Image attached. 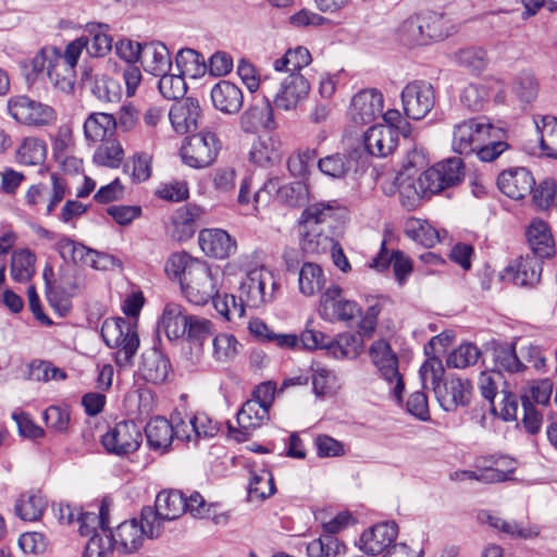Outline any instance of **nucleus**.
Wrapping results in <instances>:
<instances>
[{"label":"nucleus","mask_w":557,"mask_h":557,"mask_svg":"<svg viewBox=\"0 0 557 557\" xmlns=\"http://www.w3.org/2000/svg\"><path fill=\"white\" fill-rule=\"evenodd\" d=\"M250 160L260 165H273L281 160L282 152L278 143L270 136L259 137L250 150Z\"/></svg>","instance_id":"40"},{"label":"nucleus","mask_w":557,"mask_h":557,"mask_svg":"<svg viewBox=\"0 0 557 557\" xmlns=\"http://www.w3.org/2000/svg\"><path fill=\"white\" fill-rule=\"evenodd\" d=\"M100 143L101 144L95 150L94 162L99 166H107L110 169L119 168L124 157V150L121 143L115 138Z\"/></svg>","instance_id":"47"},{"label":"nucleus","mask_w":557,"mask_h":557,"mask_svg":"<svg viewBox=\"0 0 557 557\" xmlns=\"http://www.w3.org/2000/svg\"><path fill=\"white\" fill-rule=\"evenodd\" d=\"M479 519L487 523L491 528L502 531L503 533L520 539H530L539 534V530L532 527H524L516 521H507L488 512H481Z\"/></svg>","instance_id":"41"},{"label":"nucleus","mask_w":557,"mask_h":557,"mask_svg":"<svg viewBox=\"0 0 557 557\" xmlns=\"http://www.w3.org/2000/svg\"><path fill=\"white\" fill-rule=\"evenodd\" d=\"M42 418L52 432L65 434L69 431L71 416L66 407L49 406L44 411Z\"/></svg>","instance_id":"59"},{"label":"nucleus","mask_w":557,"mask_h":557,"mask_svg":"<svg viewBox=\"0 0 557 557\" xmlns=\"http://www.w3.org/2000/svg\"><path fill=\"white\" fill-rule=\"evenodd\" d=\"M463 170L459 158L446 159L425 170L417 181L422 197L456 186L463 177Z\"/></svg>","instance_id":"5"},{"label":"nucleus","mask_w":557,"mask_h":557,"mask_svg":"<svg viewBox=\"0 0 557 557\" xmlns=\"http://www.w3.org/2000/svg\"><path fill=\"white\" fill-rule=\"evenodd\" d=\"M239 127L246 134H256L260 129L275 127L273 106L267 94L262 98H253L239 116Z\"/></svg>","instance_id":"17"},{"label":"nucleus","mask_w":557,"mask_h":557,"mask_svg":"<svg viewBox=\"0 0 557 557\" xmlns=\"http://www.w3.org/2000/svg\"><path fill=\"white\" fill-rule=\"evenodd\" d=\"M186 497L180 491H161L154 502V507L146 506L141 509L144 521L159 524L162 528L163 521H171L180 518L186 512Z\"/></svg>","instance_id":"13"},{"label":"nucleus","mask_w":557,"mask_h":557,"mask_svg":"<svg viewBox=\"0 0 557 557\" xmlns=\"http://www.w3.org/2000/svg\"><path fill=\"white\" fill-rule=\"evenodd\" d=\"M237 74L249 91L255 92L259 87H261L263 94L272 91V79L269 77L263 81L257 78L256 70L250 62L240 60L237 66Z\"/></svg>","instance_id":"56"},{"label":"nucleus","mask_w":557,"mask_h":557,"mask_svg":"<svg viewBox=\"0 0 557 557\" xmlns=\"http://www.w3.org/2000/svg\"><path fill=\"white\" fill-rule=\"evenodd\" d=\"M190 277L181 285L186 299L197 306H203L212 300L219 292V278L222 273L219 268L212 269L207 263H196L189 271Z\"/></svg>","instance_id":"4"},{"label":"nucleus","mask_w":557,"mask_h":557,"mask_svg":"<svg viewBox=\"0 0 557 557\" xmlns=\"http://www.w3.org/2000/svg\"><path fill=\"white\" fill-rule=\"evenodd\" d=\"M275 287L276 282L270 271L263 267L255 268L240 281L238 298L246 307L260 308L273 300Z\"/></svg>","instance_id":"6"},{"label":"nucleus","mask_w":557,"mask_h":557,"mask_svg":"<svg viewBox=\"0 0 557 557\" xmlns=\"http://www.w3.org/2000/svg\"><path fill=\"white\" fill-rule=\"evenodd\" d=\"M363 144L371 156L385 158L397 147V131L389 125H373L364 133Z\"/></svg>","instance_id":"24"},{"label":"nucleus","mask_w":557,"mask_h":557,"mask_svg":"<svg viewBox=\"0 0 557 557\" xmlns=\"http://www.w3.org/2000/svg\"><path fill=\"white\" fill-rule=\"evenodd\" d=\"M275 194L276 199L289 207H301L308 200V187L302 181H296L288 184H281L278 177L269 178L263 186L255 193L253 200L259 203L264 200V195Z\"/></svg>","instance_id":"16"},{"label":"nucleus","mask_w":557,"mask_h":557,"mask_svg":"<svg viewBox=\"0 0 557 557\" xmlns=\"http://www.w3.org/2000/svg\"><path fill=\"white\" fill-rule=\"evenodd\" d=\"M47 154L46 143L36 137H26L23 139L16 151V160L24 165L41 164Z\"/></svg>","instance_id":"44"},{"label":"nucleus","mask_w":557,"mask_h":557,"mask_svg":"<svg viewBox=\"0 0 557 557\" xmlns=\"http://www.w3.org/2000/svg\"><path fill=\"white\" fill-rule=\"evenodd\" d=\"M86 45V38L82 36L70 42L63 53L55 47L41 48L29 62L24 64L26 82L34 84L47 77L61 90L71 88L74 69Z\"/></svg>","instance_id":"1"},{"label":"nucleus","mask_w":557,"mask_h":557,"mask_svg":"<svg viewBox=\"0 0 557 557\" xmlns=\"http://www.w3.org/2000/svg\"><path fill=\"white\" fill-rule=\"evenodd\" d=\"M334 243V239L325 234L321 227H305L300 247L306 253L320 255L329 251Z\"/></svg>","instance_id":"46"},{"label":"nucleus","mask_w":557,"mask_h":557,"mask_svg":"<svg viewBox=\"0 0 557 557\" xmlns=\"http://www.w3.org/2000/svg\"><path fill=\"white\" fill-rule=\"evenodd\" d=\"M512 89L522 102L530 103L537 96L539 84L532 74L520 73L513 82Z\"/></svg>","instance_id":"63"},{"label":"nucleus","mask_w":557,"mask_h":557,"mask_svg":"<svg viewBox=\"0 0 557 557\" xmlns=\"http://www.w3.org/2000/svg\"><path fill=\"white\" fill-rule=\"evenodd\" d=\"M542 264L541 259L527 255L508 264L503 277L512 281L517 286L534 287L541 280Z\"/></svg>","instance_id":"21"},{"label":"nucleus","mask_w":557,"mask_h":557,"mask_svg":"<svg viewBox=\"0 0 557 557\" xmlns=\"http://www.w3.org/2000/svg\"><path fill=\"white\" fill-rule=\"evenodd\" d=\"M354 160L345 153H333L319 159L318 168L326 176L344 178L351 170Z\"/></svg>","instance_id":"48"},{"label":"nucleus","mask_w":557,"mask_h":557,"mask_svg":"<svg viewBox=\"0 0 557 557\" xmlns=\"http://www.w3.org/2000/svg\"><path fill=\"white\" fill-rule=\"evenodd\" d=\"M497 129L483 119H470L455 126L453 134V149L459 154L469 156L475 152L479 145L492 137Z\"/></svg>","instance_id":"10"},{"label":"nucleus","mask_w":557,"mask_h":557,"mask_svg":"<svg viewBox=\"0 0 557 557\" xmlns=\"http://www.w3.org/2000/svg\"><path fill=\"white\" fill-rule=\"evenodd\" d=\"M497 186L507 197L519 200L531 194L535 180L527 168H510L500 172Z\"/></svg>","instance_id":"20"},{"label":"nucleus","mask_w":557,"mask_h":557,"mask_svg":"<svg viewBox=\"0 0 557 557\" xmlns=\"http://www.w3.org/2000/svg\"><path fill=\"white\" fill-rule=\"evenodd\" d=\"M189 318L190 315L185 312L181 305L174 302L165 305L161 318V325L164 329L166 337L170 341L184 337Z\"/></svg>","instance_id":"33"},{"label":"nucleus","mask_w":557,"mask_h":557,"mask_svg":"<svg viewBox=\"0 0 557 557\" xmlns=\"http://www.w3.org/2000/svg\"><path fill=\"white\" fill-rule=\"evenodd\" d=\"M325 284L322 268L313 262H304L298 272L299 292L305 296H313Z\"/></svg>","instance_id":"39"},{"label":"nucleus","mask_w":557,"mask_h":557,"mask_svg":"<svg viewBox=\"0 0 557 557\" xmlns=\"http://www.w3.org/2000/svg\"><path fill=\"white\" fill-rule=\"evenodd\" d=\"M363 349V338L360 334L343 333L336 338H332L331 346H329V354L334 358H357Z\"/></svg>","instance_id":"38"},{"label":"nucleus","mask_w":557,"mask_h":557,"mask_svg":"<svg viewBox=\"0 0 557 557\" xmlns=\"http://www.w3.org/2000/svg\"><path fill=\"white\" fill-rule=\"evenodd\" d=\"M480 355L481 351L475 345L462 344L447 357L446 363L449 368L463 369L476 363Z\"/></svg>","instance_id":"58"},{"label":"nucleus","mask_w":557,"mask_h":557,"mask_svg":"<svg viewBox=\"0 0 557 557\" xmlns=\"http://www.w3.org/2000/svg\"><path fill=\"white\" fill-rule=\"evenodd\" d=\"M383 95L377 89H363L356 94L350 103L349 115L356 124H369L381 116Z\"/></svg>","instance_id":"19"},{"label":"nucleus","mask_w":557,"mask_h":557,"mask_svg":"<svg viewBox=\"0 0 557 557\" xmlns=\"http://www.w3.org/2000/svg\"><path fill=\"white\" fill-rule=\"evenodd\" d=\"M36 255L29 249L13 252L11 260V276L15 282L24 283L35 274Z\"/></svg>","instance_id":"45"},{"label":"nucleus","mask_w":557,"mask_h":557,"mask_svg":"<svg viewBox=\"0 0 557 557\" xmlns=\"http://www.w3.org/2000/svg\"><path fill=\"white\" fill-rule=\"evenodd\" d=\"M491 354L494 363L493 371L499 375L503 371L521 373L528 369V366L522 363V359H519L515 343H493Z\"/></svg>","instance_id":"29"},{"label":"nucleus","mask_w":557,"mask_h":557,"mask_svg":"<svg viewBox=\"0 0 557 557\" xmlns=\"http://www.w3.org/2000/svg\"><path fill=\"white\" fill-rule=\"evenodd\" d=\"M114 549L116 548L111 532H106L103 536L95 533L87 542L84 557H113Z\"/></svg>","instance_id":"60"},{"label":"nucleus","mask_w":557,"mask_h":557,"mask_svg":"<svg viewBox=\"0 0 557 557\" xmlns=\"http://www.w3.org/2000/svg\"><path fill=\"white\" fill-rule=\"evenodd\" d=\"M269 409L260 401L253 398L247 400L237 412L238 429L228 426L230 433L238 442H245L250 436V432L260 428L269 420Z\"/></svg>","instance_id":"18"},{"label":"nucleus","mask_w":557,"mask_h":557,"mask_svg":"<svg viewBox=\"0 0 557 557\" xmlns=\"http://www.w3.org/2000/svg\"><path fill=\"white\" fill-rule=\"evenodd\" d=\"M275 81L278 82L277 87L275 88L272 83V91L267 95L273 98L272 102L276 109L290 111L307 99L310 84L301 73L287 74Z\"/></svg>","instance_id":"9"},{"label":"nucleus","mask_w":557,"mask_h":557,"mask_svg":"<svg viewBox=\"0 0 557 557\" xmlns=\"http://www.w3.org/2000/svg\"><path fill=\"white\" fill-rule=\"evenodd\" d=\"M212 304L218 313L227 321L240 319L245 315L246 306L244 301L233 294H221L219 290L212 299Z\"/></svg>","instance_id":"49"},{"label":"nucleus","mask_w":557,"mask_h":557,"mask_svg":"<svg viewBox=\"0 0 557 557\" xmlns=\"http://www.w3.org/2000/svg\"><path fill=\"white\" fill-rule=\"evenodd\" d=\"M440 406L445 411H454L459 406H467L471 397V384L459 377L447 379L433 389Z\"/></svg>","instance_id":"23"},{"label":"nucleus","mask_w":557,"mask_h":557,"mask_svg":"<svg viewBox=\"0 0 557 557\" xmlns=\"http://www.w3.org/2000/svg\"><path fill=\"white\" fill-rule=\"evenodd\" d=\"M47 507V499L40 491H27L17 498L14 510L24 521H37Z\"/></svg>","instance_id":"36"},{"label":"nucleus","mask_w":557,"mask_h":557,"mask_svg":"<svg viewBox=\"0 0 557 557\" xmlns=\"http://www.w3.org/2000/svg\"><path fill=\"white\" fill-rule=\"evenodd\" d=\"M200 113L198 100L188 97L172 104L169 119L176 133L185 134L197 128Z\"/></svg>","instance_id":"26"},{"label":"nucleus","mask_w":557,"mask_h":557,"mask_svg":"<svg viewBox=\"0 0 557 557\" xmlns=\"http://www.w3.org/2000/svg\"><path fill=\"white\" fill-rule=\"evenodd\" d=\"M147 442L152 449L165 451L173 442V424L163 417H154L145 428Z\"/></svg>","instance_id":"34"},{"label":"nucleus","mask_w":557,"mask_h":557,"mask_svg":"<svg viewBox=\"0 0 557 557\" xmlns=\"http://www.w3.org/2000/svg\"><path fill=\"white\" fill-rule=\"evenodd\" d=\"M196 263H202L197 259L191 258L187 252H175L170 256L165 264V272L169 276L177 278L183 284V281H186L190 277L189 271L191 270V265Z\"/></svg>","instance_id":"52"},{"label":"nucleus","mask_w":557,"mask_h":557,"mask_svg":"<svg viewBox=\"0 0 557 557\" xmlns=\"http://www.w3.org/2000/svg\"><path fill=\"white\" fill-rule=\"evenodd\" d=\"M488 97L487 89L482 85L469 84L460 94L461 103L471 111H480Z\"/></svg>","instance_id":"64"},{"label":"nucleus","mask_w":557,"mask_h":557,"mask_svg":"<svg viewBox=\"0 0 557 557\" xmlns=\"http://www.w3.org/2000/svg\"><path fill=\"white\" fill-rule=\"evenodd\" d=\"M311 62V54L305 47H296L289 49L286 53L276 59L273 63L274 70L278 73L286 72L288 74L300 73V71L309 65Z\"/></svg>","instance_id":"43"},{"label":"nucleus","mask_w":557,"mask_h":557,"mask_svg":"<svg viewBox=\"0 0 557 557\" xmlns=\"http://www.w3.org/2000/svg\"><path fill=\"white\" fill-rule=\"evenodd\" d=\"M535 124L537 131L541 133V150L545 156L557 159V119L544 116L542 119V126H540L539 123Z\"/></svg>","instance_id":"51"},{"label":"nucleus","mask_w":557,"mask_h":557,"mask_svg":"<svg viewBox=\"0 0 557 557\" xmlns=\"http://www.w3.org/2000/svg\"><path fill=\"white\" fill-rule=\"evenodd\" d=\"M101 443L108 453L125 456L139 448L141 432L133 421L123 420L102 435Z\"/></svg>","instance_id":"14"},{"label":"nucleus","mask_w":557,"mask_h":557,"mask_svg":"<svg viewBox=\"0 0 557 557\" xmlns=\"http://www.w3.org/2000/svg\"><path fill=\"white\" fill-rule=\"evenodd\" d=\"M141 65L147 73L160 76L172 69V61L168 48L159 41L144 44Z\"/></svg>","instance_id":"30"},{"label":"nucleus","mask_w":557,"mask_h":557,"mask_svg":"<svg viewBox=\"0 0 557 557\" xmlns=\"http://www.w3.org/2000/svg\"><path fill=\"white\" fill-rule=\"evenodd\" d=\"M170 370L168 357L159 349L151 348L141 355L139 374L146 382L162 384L166 381Z\"/></svg>","instance_id":"28"},{"label":"nucleus","mask_w":557,"mask_h":557,"mask_svg":"<svg viewBox=\"0 0 557 557\" xmlns=\"http://www.w3.org/2000/svg\"><path fill=\"white\" fill-rule=\"evenodd\" d=\"M161 533L162 528L159 524L144 521L140 516V521L132 519L120 523L115 533H111V536L119 552L132 554L143 545L145 536L154 539L159 537Z\"/></svg>","instance_id":"8"},{"label":"nucleus","mask_w":557,"mask_h":557,"mask_svg":"<svg viewBox=\"0 0 557 557\" xmlns=\"http://www.w3.org/2000/svg\"><path fill=\"white\" fill-rule=\"evenodd\" d=\"M527 238L532 255L543 260L555 253V245L547 223L542 220L534 221L527 231Z\"/></svg>","instance_id":"32"},{"label":"nucleus","mask_w":557,"mask_h":557,"mask_svg":"<svg viewBox=\"0 0 557 557\" xmlns=\"http://www.w3.org/2000/svg\"><path fill=\"white\" fill-rule=\"evenodd\" d=\"M8 114L20 125L40 128L57 121L55 110L27 95L11 96L7 101Z\"/></svg>","instance_id":"3"},{"label":"nucleus","mask_w":557,"mask_h":557,"mask_svg":"<svg viewBox=\"0 0 557 557\" xmlns=\"http://www.w3.org/2000/svg\"><path fill=\"white\" fill-rule=\"evenodd\" d=\"M210 95L214 108L225 114L238 113L244 103L243 91L228 81L216 83Z\"/></svg>","instance_id":"27"},{"label":"nucleus","mask_w":557,"mask_h":557,"mask_svg":"<svg viewBox=\"0 0 557 557\" xmlns=\"http://www.w3.org/2000/svg\"><path fill=\"white\" fill-rule=\"evenodd\" d=\"M109 347L117 348L115 362L119 367H129L139 347V337L135 326L128 322V327L124 329L119 335V345H110Z\"/></svg>","instance_id":"37"},{"label":"nucleus","mask_w":557,"mask_h":557,"mask_svg":"<svg viewBox=\"0 0 557 557\" xmlns=\"http://www.w3.org/2000/svg\"><path fill=\"white\" fill-rule=\"evenodd\" d=\"M400 98L405 114L409 119L421 120L434 108L435 90L429 82L413 81L404 87Z\"/></svg>","instance_id":"11"},{"label":"nucleus","mask_w":557,"mask_h":557,"mask_svg":"<svg viewBox=\"0 0 557 557\" xmlns=\"http://www.w3.org/2000/svg\"><path fill=\"white\" fill-rule=\"evenodd\" d=\"M275 492V485L272 474L269 471H262L261 474H253L248 485V497L250 500H263Z\"/></svg>","instance_id":"55"},{"label":"nucleus","mask_w":557,"mask_h":557,"mask_svg":"<svg viewBox=\"0 0 557 557\" xmlns=\"http://www.w3.org/2000/svg\"><path fill=\"white\" fill-rule=\"evenodd\" d=\"M201 250L209 257L224 259L236 251V242L221 228H207L198 237Z\"/></svg>","instance_id":"25"},{"label":"nucleus","mask_w":557,"mask_h":557,"mask_svg":"<svg viewBox=\"0 0 557 557\" xmlns=\"http://www.w3.org/2000/svg\"><path fill=\"white\" fill-rule=\"evenodd\" d=\"M397 39L407 47L424 46L447 37L444 18L435 12L409 16L398 26Z\"/></svg>","instance_id":"2"},{"label":"nucleus","mask_w":557,"mask_h":557,"mask_svg":"<svg viewBox=\"0 0 557 557\" xmlns=\"http://www.w3.org/2000/svg\"><path fill=\"white\" fill-rule=\"evenodd\" d=\"M369 354L381 376L389 384L396 381L393 388V395L396 400L400 403L401 395L405 389V383L398 370L397 355L392 350L391 345L384 339L375 341L370 346Z\"/></svg>","instance_id":"12"},{"label":"nucleus","mask_w":557,"mask_h":557,"mask_svg":"<svg viewBox=\"0 0 557 557\" xmlns=\"http://www.w3.org/2000/svg\"><path fill=\"white\" fill-rule=\"evenodd\" d=\"M175 64L183 76L193 78L202 76L207 72V64L202 54L194 49H181L175 58Z\"/></svg>","instance_id":"42"},{"label":"nucleus","mask_w":557,"mask_h":557,"mask_svg":"<svg viewBox=\"0 0 557 557\" xmlns=\"http://www.w3.org/2000/svg\"><path fill=\"white\" fill-rule=\"evenodd\" d=\"M398 527L395 522H382L366 530L360 536V549L367 555L377 556L386 553L396 540Z\"/></svg>","instance_id":"22"},{"label":"nucleus","mask_w":557,"mask_h":557,"mask_svg":"<svg viewBox=\"0 0 557 557\" xmlns=\"http://www.w3.org/2000/svg\"><path fill=\"white\" fill-rule=\"evenodd\" d=\"M91 91L96 98L103 102H115L121 97L119 82L106 75L95 77Z\"/></svg>","instance_id":"57"},{"label":"nucleus","mask_w":557,"mask_h":557,"mask_svg":"<svg viewBox=\"0 0 557 557\" xmlns=\"http://www.w3.org/2000/svg\"><path fill=\"white\" fill-rule=\"evenodd\" d=\"M117 127L116 117L109 113H91L84 123L85 138L92 143L111 139Z\"/></svg>","instance_id":"31"},{"label":"nucleus","mask_w":557,"mask_h":557,"mask_svg":"<svg viewBox=\"0 0 557 557\" xmlns=\"http://www.w3.org/2000/svg\"><path fill=\"white\" fill-rule=\"evenodd\" d=\"M456 62L468 69L470 72L479 74L485 70L488 59L484 49L479 47H469L460 49L456 53Z\"/></svg>","instance_id":"53"},{"label":"nucleus","mask_w":557,"mask_h":557,"mask_svg":"<svg viewBox=\"0 0 557 557\" xmlns=\"http://www.w3.org/2000/svg\"><path fill=\"white\" fill-rule=\"evenodd\" d=\"M181 73L170 74L165 72L160 75L158 88L160 94L168 100H178L184 97L187 85Z\"/></svg>","instance_id":"54"},{"label":"nucleus","mask_w":557,"mask_h":557,"mask_svg":"<svg viewBox=\"0 0 557 557\" xmlns=\"http://www.w3.org/2000/svg\"><path fill=\"white\" fill-rule=\"evenodd\" d=\"M533 201L541 209L557 206V185L554 180L545 178L533 187Z\"/></svg>","instance_id":"62"},{"label":"nucleus","mask_w":557,"mask_h":557,"mask_svg":"<svg viewBox=\"0 0 557 557\" xmlns=\"http://www.w3.org/2000/svg\"><path fill=\"white\" fill-rule=\"evenodd\" d=\"M342 294L343 289L337 285L330 286L322 294L319 312L324 320L349 322L360 315L359 305L343 298Z\"/></svg>","instance_id":"15"},{"label":"nucleus","mask_w":557,"mask_h":557,"mask_svg":"<svg viewBox=\"0 0 557 557\" xmlns=\"http://www.w3.org/2000/svg\"><path fill=\"white\" fill-rule=\"evenodd\" d=\"M109 25L101 23L87 24L86 51L90 57L100 58L112 49V37L109 34Z\"/></svg>","instance_id":"35"},{"label":"nucleus","mask_w":557,"mask_h":557,"mask_svg":"<svg viewBox=\"0 0 557 557\" xmlns=\"http://www.w3.org/2000/svg\"><path fill=\"white\" fill-rule=\"evenodd\" d=\"M212 323L197 315H190L186 327V338L191 344L202 345L212 335Z\"/></svg>","instance_id":"61"},{"label":"nucleus","mask_w":557,"mask_h":557,"mask_svg":"<svg viewBox=\"0 0 557 557\" xmlns=\"http://www.w3.org/2000/svg\"><path fill=\"white\" fill-rule=\"evenodd\" d=\"M335 203V201L332 203L318 202L307 207L301 214L304 227H321L329 220H333L336 209Z\"/></svg>","instance_id":"50"},{"label":"nucleus","mask_w":557,"mask_h":557,"mask_svg":"<svg viewBox=\"0 0 557 557\" xmlns=\"http://www.w3.org/2000/svg\"><path fill=\"white\" fill-rule=\"evenodd\" d=\"M221 149L218 136L212 132H200L186 138L181 148L183 162L193 169L211 165Z\"/></svg>","instance_id":"7"}]
</instances>
